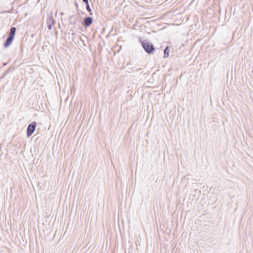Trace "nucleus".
<instances>
[{
    "label": "nucleus",
    "instance_id": "1a4fd4ad",
    "mask_svg": "<svg viewBox=\"0 0 253 253\" xmlns=\"http://www.w3.org/2000/svg\"><path fill=\"white\" fill-rule=\"evenodd\" d=\"M11 71V69L10 68H8L7 69L4 73H3V75L1 76V78L2 79L4 78Z\"/></svg>",
    "mask_w": 253,
    "mask_h": 253
},
{
    "label": "nucleus",
    "instance_id": "6e6552de",
    "mask_svg": "<svg viewBox=\"0 0 253 253\" xmlns=\"http://www.w3.org/2000/svg\"><path fill=\"white\" fill-rule=\"evenodd\" d=\"M85 6H86V9L87 11L89 12L90 15H92V13L91 12V9L89 6L88 1L87 2V3H85Z\"/></svg>",
    "mask_w": 253,
    "mask_h": 253
},
{
    "label": "nucleus",
    "instance_id": "20e7f679",
    "mask_svg": "<svg viewBox=\"0 0 253 253\" xmlns=\"http://www.w3.org/2000/svg\"><path fill=\"white\" fill-rule=\"evenodd\" d=\"M13 37L8 35L7 38H6L5 42L4 43V47L5 48L8 47L11 44L12 41H13Z\"/></svg>",
    "mask_w": 253,
    "mask_h": 253
},
{
    "label": "nucleus",
    "instance_id": "f257e3e1",
    "mask_svg": "<svg viewBox=\"0 0 253 253\" xmlns=\"http://www.w3.org/2000/svg\"><path fill=\"white\" fill-rule=\"evenodd\" d=\"M139 42L144 50L147 53L149 54L154 53L156 49L152 43L148 42L147 40L143 41L141 39H140Z\"/></svg>",
    "mask_w": 253,
    "mask_h": 253
},
{
    "label": "nucleus",
    "instance_id": "f8f14e48",
    "mask_svg": "<svg viewBox=\"0 0 253 253\" xmlns=\"http://www.w3.org/2000/svg\"><path fill=\"white\" fill-rule=\"evenodd\" d=\"M84 3H87L88 1V0H82Z\"/></svg>",
    "mask_w": 253,
    "mask_h": 253
},
{
    "label": "nucleus",
    "instance_id": "7ed1b4c3",
    "mask_svg": "<svg viewBox=\"0 0 253 253\" xmlns=\"http://www.w3.org/2000/svg\"><path fill=\"white\" fill-rule=\"evenodd\" d=\"M93 22V19L91 17H86L84 20V25L86 27H88Z\"/></svg>",
    "mask_w": 253,
    "mask_h": 253
},
{
    "label": "nucleus",
    "instance_id": "9b49d317",
    "mask_svg": "<svg viewBox=\"0 0 253 253\" xmlns=\"http://www.w3.org/2000/svg\"><path fill=\"white\" fill-rule=\"evenodd\" d=\"M47 29L48 30H51L52 29V26L53 25L52 24H51V23H49V24H47Z\"/></svg>",
    "mask_w": 253,
    "mask_h": 253
},
{
    "label": "nucleus",
    "instance_id": "f03ea898",
    "mask_svg": "<svg viewBox=\"0 0 253 253\" xmlns=\"http://www.w3.org/2000/svg\"><path fill=\"white\" fill-rule=\"evenodd\" d=\"M36 126L37 123L36 122H33L28 125L27 129V137H30L32 135L36 129Z\"/></svg>",
    "mask_w": 253,
    "mask_h": 253
},
{
    "label": "nucleus",
    "instance_id": "9d476101",
    "mask_svg": "<svg viewBox=\"0 0 253 253\" xmlns=\"http://www.w3.org/2000/svg\"><path fill=\"white\" fill-rule=\"evenodd\" d=\"M54 22H55V21L53 19V18H52V16H50L47 21V24L51 23V24H52L53 25H54Z\"/></svg>",
    "mask_w": 253,
    "mask_h": 253
},
{
    "label": "nucleus",
    "instance_id": "ddd939ff",
    "mask_svg": "<svg viewBox=\"0 0 253 253\" xmlns=\"http://www.w3.org/2000/svg\"><path fill=\"white\" fill-rule=\"evenodd\" d=\"M6 64V63H3V66H5Z\"/></svg>",
    "mask_w": 253,
    "mask_h": 253
},
{
    "label": "nucleus",
    "instance_id": "0eeeda50",
    "mask_svg": "<svg viewBox=\"0 0 253 253\" xmlns=\"http://www.w3.org/2000/svg\"><path fill=\"white\" fill-rule=\"evenodd\" d=\"M169 46H167L165 48L164 51V58H167L169 56Z\"/></svg>",
    "mask_w": 253,
    "mask_h": 253
},
{
    "label": "nucleus",
    "instance_id": "423d86ee",
    "mask_svg": "<svg viewBox=\"0 0 253 253\" xmlns=\"http://www.w3.org/2000/svg\"><path fill=\"white\" fill-rule=\"evenodd\" d=\"M69 20L71 24L74 25L77 23V18L74 15H72L70 17Z\"/></svg>",
    "mask_w": 253,
    "mask_h": 253
},
{
    "label": "nucleus",
    "instance_id": "4468645a",
    "mask_svg": "<svg viewBox=\"0 0 253 253\" xmlns=\"http://www.w3.org/2000/svg\"><path fill=\"white\" fill-rule=\"evenodd\" d=\"M2 79L1 78V77H0V81Z\"/></svg>",
    "mask_w": 253,
    "mask_h": 253
},
{
    "label": "nucleus",
    "instance_id": "39448f33",
    "mask_svg": "<svg viewBox=\"0 0 253 253\" xmlns=\"http://www.w3.org/2000/svg\"><path fill=\"white\" fill-rule=\"evenodd\" d=\"M16 28L14 27H12L10 28V33L8 35L14 38V36L16 33Z\"/></svg>",
    "mask_w": 253,
    "mask_h": 253
}]
</instances>
